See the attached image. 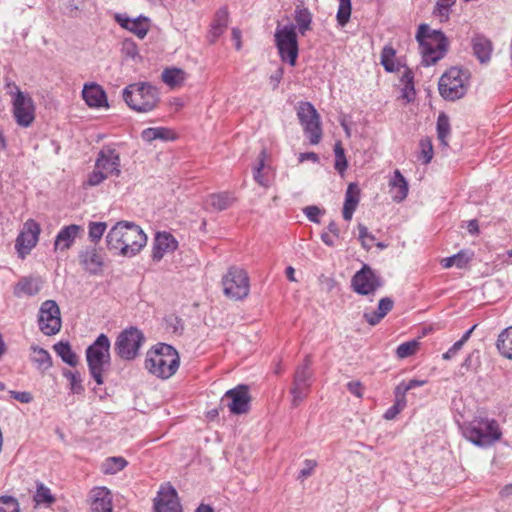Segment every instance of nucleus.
I'll use <instances>...</instances> for the list:
<instances>
[{
	"label": "nucleus",
	"mask_w": 512,
	"mask_h": 512,
	"mask_svg": "<svg viewBox=\"0 0 512 512\" xmlns=\"http://www.w3.org/2000/svg\"><path fill=\"white\" fill-rule=\"evenodd\" d=\"M147 235L134 222L119 221L106 235L107 249L114 255L134 257L147 244Z\"/></svg>",
	"instance_id": "1"
},
{
	"label": "nucleus",
	"mask_w": 512,
	"mask_h": 512,
	"mask_svg": "<svg viewBox=\"0 0 512 512\" xmlns=\"http://www.w3.org/2000/svg\"><path fill=\"white\" fill-rule=\"evenodd\" d=\"M180 357L177 350L166 343H158L148 350L145 359V368L153 375L168 379L179 368Z\"/></svg>",
	"instance_id": "2"
},
{
	"label": "nucleus",
	"mask_w": 512,
	"mask_h": 512,
	"mask_svg": "<svg viewBox=\"0 0 512 512\" xmlns=\"http://www.w3.org/2000/svg\"><path fill=\"white\" fill-rule=\"evenodd\" d=\"M416 39L422 55L421 64H435L447 54L449 41L441 30H433L427 24H420Z\"/></svg>",
	"instance_id": "3"
},
{
	"label": "nucleus",
	"mask_w": 512,
	"mask_h": 512,
	"mask_svg": "<svg viewBox=\"0 0 512 512\" xmlns=\"http://www.w3.org/2000/svg\"><path fill=\"white\" fill-rule=\"evenodd\" d=\"M461 429L463 436L479 447H489L502 437L498 422L488 417L476 416Z\"/></svg>",
	"instance_id": "4"
},
{
	"label": "nucleus",
	"mask_w": 512,
	"mask_h": 512,
	"mask_svg": "<svg viewBox=\"0 0 512 512\" xmlns=\"http://www.w3.org/2000/svg\"><path fill=\"white\" fill-rule=\"evenodd\" d=\"M122 97L129 108L140 113L154 110L160 102L158 88L149 82L129 84L123 89Z\"/></svg>",
	"instance_id": "5"
},
{
	"label": "nucleus",
	"mask_w": 512,
	"mask_h": 512,
	"mask_svg": "<svg viewBox=\"0 0 512 512\" xmlns=\"http://www.w3.org/2000/svg\"><path fill=\"white\" fill-rule=\"evenodd\" d=\"M110 347L108 336L101 333L85 351L89 373L98 385L104 383L103 372L111 364Z\"/></svg>",
	"instance_id": "6"
},
{
	"label": "nucleus",
	"mask_w": 512,
	"mask_h": 512,
	"mask_svg": "<svg viewBox=\"0 0 512 512\" xmlns=\"http://www.w3.org/2000/svg\"><path fill=\"white\" fill-rule=\"evenodd\" d=\"M470 77L466 66H450L439 80L440 95L449 101L462 98L467 93Z\"/></svg>",
	"instance_id": "7"
},
{
	"label": "nucleus",
	"mask_w": 512,
	"mask_h": 512,
	"mask_svg": "<svg viewBox=\"0 0 512 512\" xmlns=\"http://www.w3.org/2000/svg\"><path fill=\"white\" fill-rule=\"evenodd\" d=\"M145 336L137 327L131 326L119 333L114 343V350L122 360L132 361L138 355Z\"/></svg>",
	"instance_id": "8"
},
{
	"label": "nucleus",
	"mask_w": 512,
	"mask_h": 512,
	"mask_svg": "<svg viewBox=\"0 0 512 512\" xmlns=\"http://www.w3.org/2000/svg\"><path fill=\"white\" fill-rule=\"evenodd\" d=\"M9 92L12 97V112L16 123L21 127H29L35 119V105L29 94L24 93L13 84Z\"/></svg>",
	"instance_id": "9"
},
{
	"label": "nucleus",
	"mask_w": 512,
	"mask_h": 512,
	"mask_svg": "<svg viewBox=\"0 0 512 512\" xmlns=\"http://www.w3.org/2000/svg\"><path fill=\"white\" fill-rule=\"evenodd\" d=\"M224 294L234 300H242L249 294V277L243 269L231 267L222 278Z\"/></svg>",
	"instance_id": "10"
},
{
	"label": "nucleus",
	"mask_w": 512,
	"mask_h": 512,
	"mask_svg": "<svg viewBox=\"0 0 512 512\" xmlns=\"http://www.w3.org/2000/svg\"><path fill=\"white\" fill-rule=\"evenodd\" d=\"M275 42L283 61L289 64H296L298 57V40L296 27L293 24L277 28Z\"/></svg>",
	"instance_id": "11"
},
{
	"label": "nucleus",
	"mask_w": 512,
	"mask_h": 512,
	"mask_svg": "<svg viewBox=\"0 0 512 512\" xmlns=\"http://www.w3.org/2000/svg\"><path fill=\"white\" fill-rule=\"evenodd\" d=\"M383 285V279L368 264H363L351 279L353 291L362 296L373 295Z\"/></svg>",
	"instance_id": "12"
},
{
	"label": "nucleus",
	"mask_w": 512,
	"mask_h": 512,
	"mask_svg": "<svg viewBox=\"0 0 512 512\" xmlns=\"http://www.w3.org/2000/svg\"><path fill=\"white\" fill-rule=\"evenodd\" d=\"M310 366V356H306L304 363L295 371L293 385L290 389L293 407H298L309 393L312 378Z\"/></svg>",
	"instance_id": "13"
},
{
	"label": "nucleus",
	"mask_w": 512,
	"mask_h": 512,
	"mask_svg": "<svg viewBox=\"0 0 512 512\" xmlns=\"http://www.w3.org/2000/svg\"><path fill=\"white\" fill-rule=\"evenodd\" d=\"M60 308L54 300L44 301L38 313V325L47 336L57 334L61 329Z\"/></svg>",
	"instance_id": "14"
},
{
	"label": "nucleus",
	"mask_w": 512,
	"mask_h": 512,
	"mask_svg": "<svg viewBox=\"0 0 512 512\" xmlns=\"http://www.w3.org/2000/svg\"><path fill=\"white\" fill-rule=\"evenodd\" d=\"M251 396L249 387L245 384H239L225 392L221 399V405L227 406L234 415H242L250 410Z\"/></svg>",
	"instance_id": "15"
},
{
	"label": "nucleus",
	"mask_w": 512,
	"mask_h": 512,
	"mask_svg": "<svg viewBox=\"0 0 512 512\" xmlns=\"http://www.w3.org/2000/svg\"><path fill=\"white\" fill-rule=\"evenodd\" d=\"M153 512H182L178 493L172 485L160 487L153 500Z\"/></svg>",
	"instance_id": "16"
},
{
	"label": "nucleus",
	"mask_w": 512,
	"mask_h": 512,
	"mask_svg": "<svg viewBox=\"0 0 512 512\" xmlns=\"http://www.w3.org/2000/svg\"><path fill=\"white\" fill-rule=\"evenodd\" d=\"M385 71L388 73H398L399 84L397 85L401 91L400 97L406 101V103H411L416 98V90L414 83V72L409 66H383Z\"/></svg>",
	"instance_id": "17"
},
{
	"label": "nucleus",
	"mask_w": 512,
	"mask_h": 512,
	"mask_svg": "<svg viewBox=\"0 0 512 512\" xmlns=\"http://www.w3.org/2000/svg\"><path fill=\"white\" fill-rule=\"evenodd\" d=\"M40 225L33 219H28L16 239V248L22 255L29 253L37 244Z\"/></svg>",
	"instance_id": "18"
},
{
	"label": "nucleus",
	"mask_w": 512,
	"mask_h": 512,
	"mask_svg": "<svg viewBox=\"0 0 512 512\" xmlns=\"http://www.w3.org/2000/svg\"><path fill=\"white\" fill-rule=\"evenodd\" d=\"M95 167L105 174L118 177L120 170V155L116 149L110 146H104L98 153Z\"/></svg>",
	"instance_id": "19"
},
{
	"label": "nucleus",
	"mask_w": 512,
	"mask_h": 512,
	"mask_svg": "<svg viewBox=\"0 0 512 512\" xmlns=\"http://www.w3.org/2000/svg\"><path fill=\"white\" fill-rule=\"evenodd\" d=\"M114 18L120 27L128 30L140 39H143L147 35L151 26L150 19L144 15L130 18L125 13H117Z\"/></svg>",
	"instance_id": "20"
},
{
	"label": "nucleus",
	"mask_w": 512,
	"mask_h": 512,
	"mask_svg": "<svg viewBox=\"0 0 512 512\" xmlns=\"http://www.w3.org/2000/svg\"><path fill=\"white\" fill-rule=\"evenodd\" d=\"M81 266L91 275H98L102 272L104 259L98 248L87 246L79 252Z\"/></svg>",
	"instance_id": "21"
},
{
	"label": "nucleus",
	"mask_w": 512,
	"mask_h": 512,
	"mask_svg": "<svg viewBox=\"0 0 512 512\" xmlns=\"http://www.w3.org/2000/svg\"><path fill=\"white\" fill-rule=\"evenodd\" d=\"M178 242L169 232H157L153 241L152 259L159 262L166 253L174 252Z\"/></svg>",
	"instance_id": "22"
},
{
	"label": "nucleus",
	"mask_w": 512,
	"mask_h": 512,
	"mask_svg": "<svg viewBox=\"0 0 512 512\" xmlns=\"http://www.w3.org/2000/svg\"><path fill=\"white\" fill-rule=\"evenodd\" d=\"M82 97L91 108L109 107L105 91L96 83L85 84L82 90Z\"/></svg>",
	"instance_id": "23"
},
{
	"label": "nucleus",
	"mask_w": 512,
	"mask_h": 512,
	"mask_svg": "<svg viewBox=\"0 0 512 512\" xmlns=\"http://www.w3.org/2000/svg\"><path fill=\"white\" fill-rule=\"evenodd\" d=\"M81 230V226L77 224L62 227L56 235L54 249L64 251L71 248Z\"/></svg>",
	"instance_id": "24"
},
{
	"label": "nucleus",
	"mask_w": 512,
	"mask_h": 512,
	"mask_svg": "<svg viewBox=\"0 0 512 512\" xmlns=\"http://www.w3.org/2000/svg\"><path fill=\"white\" fill-rule=\"evenodd\" d=\"M471 47L473 54L480 63H486L490 60L493 51V44L485 35L479 33L475 34L471 38Z\"/></svg>",
	"instance_id": "25"
},
{
	"label": "nucleus",
	"mask_w": 512,
	"mask_h": 512,
	"mask_svg": "<svg viewBox=\"0 0 512 512\" xmlns=\"http://www.w3.org/2000/svg\"><path fill=\"white\" fill-rule=\"evenodd\" d=\"M92 512H112L111 493L106 487H97L92 490Z\"/></svg>",
	"instance_id": "26"
},
{
	"label": "nucleus",
	"mask_w": 512,
	"mask_h": 512,
	"mask_svg": "<svg viewBox=\"0 0 512 512\" xmlns=\"http://www.w3.org/2000/svg\"><path fill=\"white\" fill-rule=\"evenodd\" d=\"M394 302L390 297L381 298L375 311L365 312L363 317L371 326L377 325L393 308Z\"/></svg>",
	"instance_id": "27"
},
{
	"label": "nucleus",
	"mask_w": 512,
	"mask_h": 512,
	"mask_svg": "<svg viewBox=\"0 0 512 512\" xmlns=\"http://www.w3.org/2000/svg\"><path fill=\"white\" fill-rule=\"evenodd\" d=\"M360 190L355 183H350L345 193V201L343 205V218L347 221L352 219L359 203Z\"/></svg>",
	"instance_id": "28"
},
{
	"label": "nucleus",
	"mask_w": 512,
	"mask_h": 512,
	"mask_svg": "<svg viewBox=\"0 0 512 512\" xmlns=\"http://www.w3.org/2000/svg\"><path fill=\"white\" fill-rule=\"evenodd\" d=\"M229 22V11L227 6L220 7L211 23V42H214L220 35L223 34Z\"/></svg>",
	"instance_id": "29"
},
{
	"label": "nucleus",
	"mask_w": 512,
	"mask_h": 512,
	"mask_svg": "<svg viewBox=\"0 0 512 512\" xmlns=\"http://www.w3.org/2000/svg\"><path fill=\"white\" fill-rule=\"evenodd\" d=\"M141 138L147 143L154 140L172 141L176 139V134L173 130L166 127H149L141 132Z\"/></svg>",
	"instance_id": "30"
},
{
	"label": "nucleus",
	"mask_w": 512,
	"mask_h": 512,
	"mask_svg": "<svg viewBox=\"0 0 512 512\" xmlns=\"http://www.w3.org/2000/svg\"><path fill=\"white\" fill-rule=\"evenodd\" d=\"M186 77V72L176 66L165 68L161 75L162 81L171 89L182 86Z\"/></svg>",
	"instance_id": "31"
},
{
	"label": "nucleus",
	"mask_w": 512,
	"mask_h": 512,
	"mask_svg": "<svg viewBox=\"0 0 512 512\" xmlns=\"http://www.w3.org/2000/svg\"><path fill=\"white\" fill-rule=\"evenodd\" d=\"M41 289V281L37 278L23 277L15 286L14 294L16 296L27 295L34 296Z\"/></svg>",
	"instance_id": "32"
},
{
	"label": "nucleus",
	"mask_w": 512,
	"mask_h": 512,
	"mask_svg": "<svg viewBox=\"0 0 512 512\" xmlns=\"http://www.w3.org/2000/svg\"><path fill=\"white\" fill-rule=\"evenodd\" d=\"M234 201V195L231 192L225 191L210 194L207 197L206 203L216 211H223L228 209Z\"/></svg>",
	"instance_id": "33"
},
{
	"label": "nucleus",
	"mask_w": 512,
	"mask_h": 512,
	"mask_svg": "<svg viewBox=\"0 0 512 512\" xmlns=\"http://www.w3.org/2000/svg\"><path fill=\"white\" fill-rule=\"evenodd\" d=\"M390 186L397 192L392 196L395 202L403 201L408 195V182L399 170H395L390 180Z\"/></svg>",
	"instance_id": "34"
},
{
	"label": "nucleus",
	"mask_w": 512,
	"mask_h": 512,
	"mask_svg": "<svg viewBox=\"0 0 512 512\" xmlns=\"http://www.w3.org/2000/svg\"><path fill=\"white\" fill-rule=\"evenodd\" d=\"M473 256V253L467 251V250H461L458 253L446 257L441 260V265L443 268L448 269L453 266H456L457 268H465L468 263L471 261Z\"/></svg>",
	"instance_id": "35"
},
{
	"label": "nucleus",
	"mask_w": 512,
	"mask_h": 512,
	"mask_svg": "<svg viewBox=\"0 0 512 512\" xmlns=\"http://www.w3.org/2000/svg\"><path fill=\"white\" fill-rule=\"evenodd\" d=\"M496 347L503 357L512 360V326L498 335Z\"/></svg>",
	"instance_id": "36"
},
{
	"label": "nucleus",
	"mask_w": 512,
	"mask_h": 512,
	"mask_svg": "<svg viewBox=\"0 0 512 512\" xmlns=\"http://www.w3.org/2000/svg\"><path fill=\"white\" fill-rule=\"evenodd\" d=\"M54 351L56 354L62 359L63 362L68 364L69 366H76L78 363V359L76 354L73 352L71 345L69 342L60 341L56 343L54 346Z\"/></svg>",
	"instance_id": "37"
},
{
	"label": "nucleus",
	"mask_w": 512,
	"mask_h": 512,
	"mask_svg": "<svg viewBox=\"0 0 512 512\" xmlns=\"http://www.w3.org/2000/svg\"><path fill=\"white\" fill-rule=\"evenodd\" d=\"M295 21L301 35H305L311 29L312 14L306 7L297 6L295 9Z\"/></svg>",
	"instance_id": "38"
},
{
	"label": "nucleus",
	"mask_w": 512,
	"mask_h": 512,
	"mask_svg": "<svg viewBox=\"0 0 512 512\" xmlns=\"http://www.w3.org/2000/svg\"><path fill=\"white\" fill-rule=\"evenodd\" d=\"M297 116L302 126L320 119L317 110L310 102H300L297 109Z\"/></svg>",
	"instance_id": "39"
},
{
	"label": "nucleus",
	"mask_w": 512,
	"mask_h": 512,
	"mask_svg": "<svg viewBox=\"0 0 512 512\" xmlns=\"http://www.w3.org/2000/svg\"><path fill=\"white\" fill-rule=\"evenodd\" d=\"M32 362L36 364L37 369L44 372L52 366V358L47 350L38 346H32Z\"/></svg>",
	"instance_id": "40"
},
{
	"label": "nucleus",
	"mask_w": 512,
	"mask_h": 512,
	"mask_svg": "<svg viewBox=\"0 0 512 512\" xmlns=\"http://www.w3.org/2000/svg\"><path fill=\"white\" fill-rule=\"evenodd\" d=\"M436 130H437V138L440 141V144L443 146H447V138L450 135L451 127H450V120L447 114L444 112H441L438 115L437 123H436Z\"/></svg>",
	"instance_id": "41"
},
{
	"label": "nucleus",
	"mask_w": 512,
	"mask_h": 512,
	"mask_svg": "<svg viewBox=\"0 0 512 512\" xmlns=\"http://www.w3.org/2000/svg\"><path fill=\"white\" fill-rule=\"evenodd\" d=\"M33 500L36 505L45 504L47 506L55 502V497L51 493V490L42 482H37L36 492L33 496Z\"/></svg>",
	"instance_id": "42"
},
{
	"label": "nucleus",
	"mask_w": 512,
	"mask_h": 512,
	"mask_svg": "<svg viewBox=\"0 0 512 512\" xmlns=\"http://www.w3.org/2000/svg\"><path fill=\"white\" fill-rule=\"evenodd\" d=\"M456 0H437L432 14L438 17L440 22H447L450 18L451 8Z\"/></svg>",
	"instance_id": "43"
},
{
	"label": "nucleus",
	"mask_w": 512,
	"mask_h": 512,
	"mask_svg": "<svg viewBox=\"0 0 512 512\" xmlns=\"http://www.w3.org/2000/svg\"><path fill=\"white\" fill-rule=\"evenodd\" d=\"M304 130V134L306 138L309 140L310 144L317 145L322 138V128L320 119L307 123L302 126Z\"/></svg>",
	"instance_id": "44"
},
{
	"label": "nucleus",
	"mask_w": 512,
	"mask_h": 512,
	"mask_svg": "<svg viewBox=\"0 0 512 512\" xmlns=\"http://www.w3.org/2000/svg\"><path fill=\"white\" fill-rule=\"evenodd\" d=\"M352 3L351 0H339L338 11L336 15L337 22L340 26H345L351 17Z\"/></svg>",
	"instance_id": "45"
},
{
	"label": "nucleus",
	"mask_w": 512,
	"mask_h": 512,
	"mask_svg": "<svg viewBox=\"0 0 512 512\" xmlns=\"http://www.w3.org/2000/svg\"><path fill=\"white\" fill-rule=\"evenodd\" d=\"M334 154H335L334 168L340 174H343V172L348 167V161L345 156V150L340 141H337L334 145Z\"/></svg>",
	"instance_id": "46"
},
{
	"label": "nucleus",
	"mask_w": 512,
	"mask_h": 512,
	"mask_svg": "<svg viewBox=\"0 0 512 512\" xmlns=\"http://www.w3.org/2000/svg\"><path fill=\"white\" fill-rule=\"evenodd\" d=\"M420 147V155L418 159L422 162V164L427 165L431 162L433 158V145L432 141L429 137L422 138L419 142Z\"/></svg>",
	"instance_id": "47"
},
{
	"label": "nucleus",
	"mask_w": 512,
	"mask_h": 512,
	"mask_svg": "<svg viewBox=\"0 0 512 512\" xmlns=\"http://www.w3.org/2000/svg\"><path fill=\"white\" fill-rule=\"evenodd\" d=\"M63 376L69 380V384H70V390L74 393V394H81L84 392V387L82 385V378H81V375L78 371H70V370H65L63 372Z\"/></svg>",
	"instance_id": "48"
},
{
	"label": "nucleus",
	"mask_w": 512,
	"mask_h": 512,
	"mask_svg": "<svg viewBox=\"0 0 512 512\" xmlns=\"http://www.w3.org/2000/svg\"><path fill=\"white\" fill-rule=\"evenodd\" d=\"M419 345V341L415 339L404 342L397 347L396 355L400 359L408 358L416 353L417 349L419 348Z\"/></svg>",
	"instance_id": "49"
},
{
	"label": "nucleus",
	"mask_w": 512,
	"mask_h": 512,
	"mask_svg": "<svg viewBox=\"0 0 512 512\" xmlns=\"http://www.w3.org/2000/svg\"><path fill=\"white\" fill-rule=\"evenodd\" d=\"M107 228L106 222H90L88 226V237L91 242L97 244Z\"/></svg>",
	"instance_id": "50"
},
{
	"label": "nucleus",
	"mask_w": 512,
	"mask_h": 512,
	"mask_svg": "<svg viewBox=\"0 0 512 512\" xmlns=\"http://www.w3.org/2000/svg\"><path fill=\"white\" fill-rule=\"evenodd\" d=\"M128 465V462L123 457H109L105 463V473L115 474L123 470Z\"/></svg>",
	"instance_id": "51"
},
{
	"label": "nucleus",
	"mask_w": 512,
	"mask_h": 512,
	"mask_svg": "<svg viewBox=\"0 0 512 512\" xmlns=\"http://www.w3.org/2000/svg\"><path fill=\"white\" fill-rule=\"evenodd\" d=\"M0 512H20L18 500L12 496H0Z\"/></svg>",
	"instance_id": "52"
},
{
	"label": "nucleus",
	"mask_w": 512,
	"mask_h": 512,
	"mask_svg": "<svg viewBox=\"0 0 512 512\" xmlns=\"http://www.w3.org/2000/svg\"><path fill=\"white\" fill-rule=\"evenodd\" d=\"M265 150H262L258 157V165L255 167L254 170V179L255 181L260 184L261 186L267 187V183L263 179V175L261 173L263 167H264V158H265Z\"/></svg>",
	"instance_id": "53"
},
{
	"label": "nucleus",
	"mask_w": 512,
	"mask_h": 512,
	"mask_svg": "<svg viewBox=\"0 0 512 512\" xmlns=\"http://www.w3.org/2000/svg\"><path fill=\"white\" fill-rule=\"evenodd\" d=\"M122 53L129 59L135 61L138 56V49L136 44L131 40H125L122 43Z\"/></svg>",
	"instance_id": "54"
},
{
	"label": "nucleus",
	"mask_w": 512,
	"mask_h": 512,
	"mask_svg": "<svg viewBox=\"0 0 512 512\" xmlns=\"http://www.w3.org/2000/svg\"><path fill=\"white\" fill-rule=\"evenodd\" d=\"M325 211L321 210L318 206L310 205L306 206L303 209V213L306 215V217L313 223H320L319 216L323 214Z\"/></svg>",
	"instance_id": "55"
},
{
	"label": "nucleus",
	"mask_w": 512,
	"mask_h": 512,
	"mask_svg": "<svg viewBox=\"0 0 512 512\" xmlns=\"http://www.w3.org/2000/svg\"><path fill=\"white\" fill-rule=\"evenodd\" d=\"M406 404L402 400H395L394 404L384 413L386 420L394 419L404 408Z\"/></svg>",
	"instance_id": "56"
},
{
	"label": "nucleus",
	"mask_w": 512,
	"mask_h": 512,
	"mask_svg": "<svg viewBox=\"0 0 512 512\" xmlns=\"http://www.w3.org/2000/svg\"><path fill=\"white\" fill-rule=\"evenodd\" d=\"M167 328L171 329L173 333H182L184 330L183 320L177 316L171 315L166 318Z\"/></svg>",
	"instance_id": "57"
},
{
	"label": "nucleus",
	"mask_w": 512,
	"mask_h": 512,
	"mask_svg": "<svg viewBox=\"0 0 512 512\" xmlns=\"http://www.w3.org/2000/svg\"><path fill=\"white\" fill-rule=\"evenodd\" d=\"M107 177V174L98 169L89 174L86 183L89 186H97L101 184L105 179H107Z\"/></svg>",
	"instance_id": "58"
},
{
	"label": "nucleus",
	"mask_w": 512,
	"mask_h": 512,
	"mask_svg": "<svg viewBox=\"0 0 512 512\" xmlns=\"http://www.w3.org/2000/svg\"><path fill=\"white\" fill-rule=\"evenodd\" d=\"M316 466L317 462L315 460L306 459L304 467L299 472L298 479H306L311 476Z\"/></svg>",
	"instance_id": "59"
},
{
	"label": "nucleus",
	"mask_w": 512,
	"mask_h": 512,
	"mask_svg": "<svg viewBox=\"0 0 512 512\" xmlns=\"http://www.w3.org/2000/svg\"><path fill=\"white\" fill-rule=\"evenodd\" d=\"M395 49L392 46H385L381 52L380 64H394Z\"/></svg>",
	"instance_id": "60"
},
{
	"label": "nucleus",
	"mask_w": 512,
	"mask_h": 512,
	"mask_svg": "<svg viewBox=\"0 0 512 512\" xmlns=\"http://www.w3.org/2000/svg\"><path fill=\"white\" fill-rule=\"evenodd\" d=\"M358 230H359V240L361 241L362 246L365 249H369L370 246L366 244L365 240H366V238H368L369 240L374 241L375 240L374 235L369 233L368 228L361 223L358 225Z\"/></svg>",
	"instance_id": "61"
},
{
	"label": "nucleus",
	"mask_w": 512,
	"mask_h": 512,
	"mask_svg": "<svg viewBox=\"0 0 512 512\" xmlns=\"http://www.w3.org/2000/svg\"><path fill=\"white\" fill-rule=\"evenodd\" d=\"M410 391L407 387V381L400 382L394 390L395 400H402L406 404V393Z\"/></svg>",
	"instance_id": "62"
},
{
	"label": "nucleus",
	"mask_w": 512,
	"mask_h": 512,
	"mask_svg": "<svg viewBox=\"0 0 512 512\" xmlns=\"http://www.w3.org/2000/svg\"><path fill=\"white\" fill-rule=\"evenodd\" d=\"M478 359H479L478 352L470 353L463 361L461 368H464L466 370L474 369L476 367V364L478 363Z\"/></svg>",
	"instance_id": "63"
},
{
	"label": "nucleus",
	"mask_w": 512,
	"mask_h": 512,
	"mask_svg": "<svg viewBox=\"0 0 512 512\" xmlns=\"http://www.w3.org/2000/svg\"><path fill=\"white\" fill-rule=\"evenodd\" d=\"M10 396L21 402V403H30L32 400H33V397L31 395L30 392H26V391H23V392H18V391H10Z\"/></svg>",
	"instance_id": "64"
}]
</instances>
